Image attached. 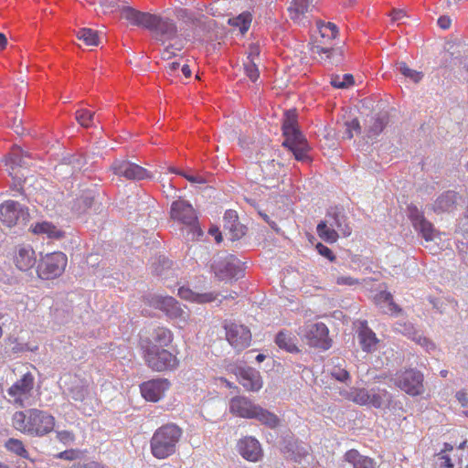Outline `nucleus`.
Here are the masks:
<instances>
[{"label": "nucleus", "mask_w": 468, "mask_h": 468, "mask_svg": "<svg viewBox=\"0 0 468 468\" xmlns=\"http://www.w3.org/2000/svg\"><path fill=\"white\" fill-rule=\"evenodd\" d=\"M169 388V382L165 378H156L144 382L140 386L142 396L148 401L156 402L164 397Z\"/></svg>", "instance_id": "obj_19"}, {"label": "nucleus", "mask_w": 468, "mask_h": 468, "mask_svg": "<svg viewBox=\"0 0 468 468\" xmlns=\"http://www.w3.org/2000/svg\"><path fill=\"white\" fill-rule=\"evenodd\" d=\"M251 419H256L261 424L267 426L268 428L274 429L279 425L280 420L279 418L272 412L265 410L260 406H256L254 410V413Z\"/></svg>", "instance_id": "obj_35"}, {"label": "nucleus", "mask_w": 468, "mask_h": 468, "mask_svg": "<svg viewBox=\"0 0 468 468\" xmlns=\"http://www.w3.org/2000/svg\"><path fill=\"white\" fill-rule=\"evenodd\" d=\"M0 219L8 227L25 226L29 219L28 208L15 200H7L0 205Z\"/></svg>", "instance_id": "obj_14"}, {"label": "nucleus", "mask_w": 468, "mask_h": 468, "mask_svg": "<svg viewBox=\"0 0 468 468\" xmlns=\"http://www.w3.org/2000/svg\"><path fill=\"white\" fill-rule=\"evenodd\" d=\"M336 283L338 285L353 286L358 284L359 281L351 276H339L336 278Z\"/></svg>", "instance_id": "obj_56"}, {"label": "nucleus", "mask_w": 468, "mask_h": 468, "mask_svg": "<svg viewBox=\"0 0 468 468\" xmlns=\"http://www.w3.org/2000/svg\"><path fill=\"white\" fill-rule=\"evenodd\" d=\"M316 27L320 37L316 39L315 44L312 48V52L320 56L321 60L330 62L335 53L336 48L331 45V42L336 37L338 28L336 25L331 22L316 21Z\"/></svg>", "instance_id": "obj_7"}, {"label": "nucleus", "mask_w": 468, "mask_h": 468, "mask_svg": "<svg viewBox=\"0 0 468 468\" xmlns=\"http://www.w3.org/2000/svg\"><path fill=\"white\" fill-rule=\"evenodd\" d=\"M153 338L161 346H167L173 340V334L165 327H158L154 329Z\"/></svg>", "instance_id": "obj_44"}, {"label": "nucleus", "mask_w": 468, "mask_h": 468, "mask_svg": "<svg viewBox=\"0 0 468 468\" xmlns=\"http://www.w3.org/2000/svg\"><path fill=\"white\" fill-rule=\"evenodd\" d=\"M314 0H292L288 7L291 18L297 20L304 13L312 11Z\"/></svg>", "instance_id": "obj_36"}, {"label": "nucleus", "mask_w": 468, "mask_h": 468, "mask_svg": "<svg viewBox=\"0 0 468 468\" xmlns=\"http://www.w3.org/2000/svg\"><path fill=\"white\" fill-rule=\"evenodd\" d=\"M35 378L30 372L24 374L6 390V400L16 408H26L30 405L33 397Z\"/></svg>", "instance_id": "obj_8"}, {"label": "nucleus", "mask_w": 468, "mask_h": 468, "mask_svg": "<svg viewBox=\"0 0 468 468\" xmlns=\"http://www.w3.org/2000/svg\"><path fill=\"white\" fill-rule=\"evenodd\" d=\"M282 134L285 140L282 146L288 148L294 155V158L300 162H309L308 151L309 144L297 127L296 116L293 112H287L282 122Z\"/></svg>", "instance_id": "obj_4"}, {"label": "nucleus", "mask_w": 468, "mask_h": 468, "mask_svg": "<svg viewBox=\"0 0 468 468\" xmlns=\"http://www.w3.org/2000/svg\"><path fill=\"white\" fill-rule=\"evenodd\" d=\"M388 122L387 113H378L370 118L367 127V135L369 139H376Z\"/></svg>", "instance_id": "obj_32"}, {"label": "nucleus", "mask_w": 468, "mask_h": 468, "mask_svg": "<svg viewBox=\"0 0 468 468\" xmlns=\"http://www.w3.org/2000/svg\"><path fill=\"white\" fill-rule=\"evenodd\" d=\"M182 435L183 431L176 424L167 423L159 427L150 441L154 457L162 460L173 455L176 452Z\"/></svg>", "instance_id": "obj_3"}, {"label": "nucleus", "mask_w": 468, "mask_h": 468, "mask_svg": "<svg viewBox=\"0 0 468 468\" xmlns=\"http://www.w3.org/2000/svg\"><path fill=\"white\" fill-rule=\"evenodd\" d=\"M5 447L8 452H10L21 458H24V459L29 458L28 452L26 449L23 441L18 439H15V438L8 439L5 442Z\"/></svg>", "instance_id": "obj_40"}, {"label": "nucleus", "mask_w": 468, "mask_h": 468, "mask_svg": "<svg viewBox=\"0 0 468 468\" xmlns=\"http://www.w3.org/2000/svg\"><path fill=\"white\" fill-rule=\"evenodd\" d=\"M406 16L405 12L401 9H393L390 13L392 21H400Z\"/></svg>", "instance_id": "obj_59"}, {"label": "nucleus", "mask_w": 468, "mask_h": 468, "mask_svg": "<svg viewBox=\"0 0 468 468\" xmlns=\"http://www.w3.org/2000/svg\"><path fill=\"white\" fill-rule=\"evenodd\" d=\"M32 156L29 153L23 151L19 146H14L10 154L5 156L2 163L5 166V171L12 176L13 189L23 192L25 185L29 178L25 176L24 174L18 175L16 171V168H27L31 165Z\"/></svg>", "instance_id": "obj_6"}, {"label": "nucleus", "mask_w": 468, "mask_h": 468, "mask_svg": "<svg viewBox=\"0 0 468 468\" xmlns=\"http://www.w3.org/2000/svg\"><path fill=\"white\" fill-rule=\"evenodd\" d=\"M438 25L442 29H447L451 26V19L448 16H442L438 19Z\"/></svg>", "instance_id": "obj_61"}, {"label": "nucleus", "mask_w": 468, "mask_h": 468, "mask_svg": "<svg viewBox=\"0 0 468 468\" xmlns=\"http://www.w3.org/2000/svg\"><path fill=\"white\" fill-rule=\"evenodd\" d=\"M94 201V196L91 191H84L78 198L73 201L72 210L77 213L85 212L91 207Z\"/></svg>", "instance_id": "obj_37"}, {"label": "nucleus", "mask_w": 468, "mask_h": 468, "mask_svg": "<svg viewBox=\"0 0 468 468\" xmlns=\"http://www.w3.org/2000/svg\"><path fill=\"white\" fill-rule=\"evenodd\" d=\"M328 328L324 323H314L304 326L303 337L311 347L327 350L331 347Z\"/></svg>", "instance_id": "obj_15"}, {"label": "nucleus", "mask_w": 468, "mask_h": 468, "mask_svg": "<svg viewBox=\"0 0 468 468\" xmlns=\"http://www.w3.org/2000/svg\"><path fill=\"white\" fill-rule=\"evenodd\" d=\"M34 234L43 235L51 239H61L65 232L48 221L37 222L30 226Z\"/></svg>", "instance_id": "obj_29"}, {"label": "nucleus", "mask_w": 468, "mask_h": 468, "mask_svg": "<svg viewBox=\"0 0 468 468\" xmlns=\"http://www.w3.org/2000/svg\"><path fill=\"white\" fill-rule=\"evenodd\" d=\"M390 381L410 396H418L424 391L423 374L414 368L398 371Z\"/></svg>", "instance_id": "obj_10"}, {"label": "nucleus", "mask_w": 468, "mask_h": 468, "mask_svg": "<svg viewBox=\"0 0 468 468\" xmlns=\"http://www.w3.org/2000/svg\"><path fill=\"white\" fill-rule=\"evenodd\" d=\"M14 261L20 271H29L37 262L34 250L28 245L18 247L15 254Z\"/></svg>", "instance_id": "obj_25"}, {"label": "nucleus", "mask_w": 468, "mask_h": 468, "mask_svg": "<svg viewBox=\"0 0 468 468\" xmlns=\"http://www.w3.org/2000/svg\"><path fill=\"white\" fill-rule=\"evenodd\" d=\"M327 224L333 229H336L344 237H348L352 233V229L347 223V218L342 208L330 207L325 216Z\"/></svg>", "instance_id": "obj_21"}, {"label": "nucleus", "mask_w": 468, "mask_h": 468, "mask_svg": "<svg viewBox=\"0 0 468 468\" xmlns=\"http://www.w3.org/2000/svg\"><path fill=\"white\" fill-rule=\"evenodd\" d=\"M170 171L172 173H175V174H177V175H180V176H184L186 179H187L191 183H197V184L204 183L203 178L200 177V176H189V175H186V174H185V173H183V172H181V171H179V170H177L176 168H173V167L170 168Z\"/></svg>", "instance_id": "obj_57"}, {"label": "nucleus", "mask_w": 468, "mask_h": 468, "mask_svg": "<svg viewBox=\"0 0 468 468\" xmlns=\"http://www.w3.org/2000/svg\"><path fill=\"white\" fill-rule=\"evenodd\" d=\"M226 338L229 345L240 352L247 348L251 342V333L248 327L235 323L225 324Z\"/></svg>", "instance_id": "obj_16"}, {"label": "nucleus", "mask_w": 468, "mask_h": 468, "mask_svg": "<svg viewBox=\"0 0 468 468\" xmlns=\"http://www.w3.org/2000/svg\"><path fill=\"white\" fill-rule=\"evenodd\" d=\"M408 216L414 229L426 240L432 241L436 236V229L431 222L427 220L423 212L416 206L408 207Z\"/></svg>", "instance_id": "obj_18"}, {"label": "nucleus", "mask_w": 468, "mask_h": 468, "mask_svg": "<svg viewBox=\"0 0 468 468\" xmlns=\"http://www.w3.org/2000/svg\"><path fill=\"white\" fill-rule=\"evenodd\" d=\"M237 446L239 454L247 461L258 462L262 456L261 444L254 437L240 439Z\"/></svg>", "instance_id": "obj_23"}, {"label": "nucleus", "mask_w": 468, "mask_h": 468, "mask_svg": "<svg viewBox=\"0 0 468 468\" xmlns=\"http://www.w3.org/2000/svg\"><path fill=\"white\" fill-rule=\"evenodd\" d=\"M171 218L186 226V239L195 240L203 235L198 226L197 216L192 205L184 199H177L171 205Z\"/></svg>", "instance_id": "obj_5"}, {"label": "nucleus", "mask_w": 468, "mask_h": 468, "mask_svg": "<svg viewBox=\"0 0 468 468\" xmlns=\"http://www.w3.org/2000/svg\"><path fill=\"white\" fill-rule=\"evenodd\" d=\"M397 70L404 77L410 79L413 82L418 83L421 80L423 73L410 69L405 62H398L396 64Z\"/></svg>", "instance_id": "obj_46"}, {"label": "nucleus", "mask_w": 468, "mask_h": 468, "mask_svg": "<svg viewBox=\"0 0 468 468\" xmlns=\"http://www.w3.org/2000/svg\"><path fill=\"white\" fill-rule=\"evenodd\" d=\"M345 461L352 464L354 468H374L375 462L373 459L361 455L358 451L352 449L346 452Z\"/></svg>", "instance_id": "obj_34"}, {"label": "nucleus", "mask_w": 468, "mask_h": 468, "mask_svg": "<svg viewBox=\"0 0 468 468\" xmlns=\"http://www.w3.org/2000/svg\"><path fill=\"white\" fill-rule=\"evenodd\" d=\"M259 214L262 218V219L271 226V229H277V224L274 221L271 220L270 217L266 213L260 212Z\"/></svg>", "instance_id": "obj_63"}, {"label": "nucleus", "mask_w": 468, "mask_h": 468, "mask_svg": "<svg viewBox=\"0 0 468 468\" xmlns=\"http://www.w3.org/2000/svg\"><path fill=\"white\" fill-rule=\"evenodd\" d=\"M458 200V194L455 191L448 190L441 193L435 201L427 206V207L438 215L452 213L456 209Z\"/></svg>", "instance_id": "obj_20"}, {"label": "nucleus", "mask_w": 468, "mask_h": 468, "mask_svg": "<svg viewBox=\"0 0 468 468\" xmlns=\"http://www.w3.org/2000/svg\"><path fill=\"white\" fill-rule=\"evenodd\" d=\"M357 337L363 351L371 353L377 350L378 340L376 334L367 327L366 322L361 324L357 332Z\"/></svg>", "instance_id": "obj_28"}, {"label": "nucleus", "mask_w": 468, "mask_h": 468, "mask_svg": "<svg viewBox=\"0 0 468 468\" xmlns=\"http://www.w3.org/2000/svg\"><path fill=\"white\" fill-rule=\"evenodd\" d=\"M275 344L289 353L299 352L296 336L287 330H282L276 335Z\"/></svg>", "instance_id": "obj_31"}, {"label": "nucleus", "mask_w": 468, "mask_h": 468, "mask_svg": "<svg viewBox=\"0 0 468 468\" xmlns=\"http://www.w3.org/2000/svg\"><path fill=\"white\" fill-rule=\"evenodd\" d=\"M88 394V388L80 380H75L69 388V396L75 401H83Z\"/></svg>", "instance_id": "obj_43"}, {"label": "nucleus", "mask_w": 468, "mask_h": 468, "mask_svg": "<svg viewBox=\"0 0 468 468\" xmlns=\"http://www.w3.org/2000/svg\"><path fill=\"white\" fill-rule=\"evenodd\" d=\"M407 334L409 337L411 338L415 343L425 348L427 352H431L435 350L434 343L422 335L421 334L416 332L412 327L406 328Z\"/></svg>", "instance_id": "obj_41"}, {"label": "nucleus", "mask_w": 468, "mask_h": 468, "mask_svg": "<svg viewBox=\"0 0 468 468\" xmlns=\"http://www.w3.org/2000/svg\"><path fill=\"white\" fill-rule=\"evenodd\" d=\"M330 84L335 89H346L354 84V77L351 74L332 75Z\"/></svg>", "instance_id": "obj_47"}, {"label": "nucleus", "mask_w": 468, "mask_h": 468, "mask_svg": "<svg viewBox=\"0 0 468 468\" xmlns=\"http://www.w3.org/2000/svg\"><path fill=\"white\" fill-rule=\"evenodd\" d=\"M256 406L245 397H235L230 400L229 410L239 417L251 419Z\"/></svg>", "instance_id": "obj_27"}, {"label": "nucleus", "mask_w": 468, "mask_h": 468, "mask_svg": "<svg viewBox=\"0 0 468 468\" xmlns=\"http://www.w3.org/2000/svg\"><path fill=\"white\" fill-rule=\"evenodd\" d=\"M346 131L344 133L343 137L345 139H352L354 137V132L359 133L361 131L360 123L357 119H353L349 122H346Z\"/></svg>", "instance_id": "obj_51"}, {"label": "nucleus", "mask_w": 468, "mask_h": 468, "mask_svg": "<svg viewBox=\"0 0 468 468\" xmlns=\"http://www.w3.org/2000/svg\"><path fill=\"white\" fill-rule=\"evenodd\" d=\"M349 400L360 406H369V389L353 388L347 397Z\"/></svg>", "instance_id": "obj_38"}, {"label": "nucleus", "mask_w": 468, "mask_h": 468, "mask_svg": "<svg viewBox=\"0 0 468 468\" xmlns=\"http://www.w3.org/2000/svg\"><path fill=\"white\" fill-rule=\"evenodd\" d=\"M185 40L182 38H178L175 40L173 44L168 45L164 49L162 56L164 58L169 59L173 56H176V51H180L184 48Z\"/></svg>", "instance_id": "obj_50"}, {"label": "nucleus", "mask_w": 468, "mask_h": 468, "mask_svg": "<svg viewBox=\"0 0 468 468\" xmlns=\"http://www.w3.org/2000/svg\"><path fill=\"white\" fill-rule=\"evenodd\" d=\"M102 6L106 9H113L119 7L117 0H104Z\"/></svg>", "instance_id": "obj_62"}, {"label": "nucleus", "mask_w": 468, "mask_h": 468, "mask_svg": "<svg viewBox=\"0 0 468 468\" xmlns=\"http://www.w3.org/2000/svg\"><path fill=\"white\" fill-rule=\"evenodd\" d=\"M180 64L178 62H172L168 66L169 74L175 73L177 69H179Z\"/></svg>", "instance_id": "obj_64"}, {"label": "nucleus", "mask_w": 468, "mask_h": 468, "mask_svg": "<svg viewBox=\"0 0 468 468\" xmlns=\"http://www.w3.org/2000/svg\"><path fill=\"white\" fill-rule=\"evenodd\" d=\"M243 263L235 255L218 256L211 265L219 280H238L243 275Z\"/></svg>", "instance_id": "obj_12"}, {"label": "nucleus", "mask_w": 468, "mask_h": 468, "mask_svg": "<svg viewBox=\"0 0 468 468\" xmlns=\"http://www.w3.org/2000/svg\"><path fill=\"white\" fill-rule=\"evenodd\" d=\"M67 256L60 251L45 255L37 268L38 277L50 280L60 276L67 266Z\"/></svg>", "instance_id": "obj_13"}, {"label": "nucleus", "mask_w": 468, "mask_h": 468, "mask_svg": "<svg viewBox=\"0 0 468 468\" xmlns=\"http://www.w3.org/2000/svg\"><path fill=\"white\" fill-rule=\"evenodd\" d=\"M224 229L229 230L231 239H239L246 233V227L239 222L238 214L233 209H229L223 217Z\"/></svg>", "instance_id": "obj_26"}, {"label": "nucleus", "mask_w": 468, "mask_h": 468, "mask_svg": "<svg viewBox=\"0 0 468 468\" xmlns=\"http://www.w3.org/2000/svg\"><path fill=\"white\" fill-rule=\"evenodd\" d=\"M178 295L185 300L194 302L197 303H211L218 299V294L213 292L198 293L195 292L189 288L180 287L178 289Z\"/></svg>", "instance_id": "obj_30"}, {"label": "nucleus", "mask_w": 468, "mask_h": 468, "mask_svg": "<svg viewBox=\"0 0 468 468\" xmlns=\"http://www.w3.org/2000/svg\"><path fill=\"white\" fill-rule=\"evenodd\" d=\"M319 237L326 242L334 243L338 239V232L327 224V221H321L316 228Z\"/></svg>", "instance_id": "obj_39"}, {"label": "nucleus", "mask_w": 468, "mask_h": 468, "mask_svg": "<svg viewBox=\"0 0 468 468\" xmlns=\"http://www.w3.org/2000/svg\"><path fill=\"white\" fill-rule=\"evenodd\" d=\"M76 120L82 127H91L93 125L94 112H91L85 109L77 111Z\"/></svg>", "instance_id": "obj_49"}, {"label": "nucleus", "mask_w": 468, "mask_h": 468, "mask_svg": "<svg viewBox=\"0 0 468 468\" xmlns=\"http://www.w3.org/2000/svg\"><path fill=\"white\" fill-rule=\"evenodd\" d=\"M250 23L251 15L249 12H244L238 16L229 19V24L233 27H239L242 34L249 30Z\"/></svg>", "instance_id": "obj_45"}, {"label": "nucleus", "mask_w": 468, "mask_h": 468, "mask_svg": "<svg viewBox=\"0 0 468 468\" xmlns=\"http://www.w3.org/2000/svg\"><path fill=\"white\" fill-rule=\"evenodd\" d=\"M57 439L60 442H62L64 444H68L74 441V435L72 432H70L69 431H57Z\"/></svg>", "instance_id": "obj_55"}, {"label": "nucleus", "mask_w": 468, "mask_h": 468, "mask_svg": "<svg viewBox=\"0 0 468 468\" xmlns=\"http://www.w3.org/2000/svg\"><path fill=\"white\" fill-rule=\"evenodd\" d=\"M144 357L147 366L157 372L173 370L178 365L176 356L153 343H148L144 347Z\"/></svg>", "instance_id": "obj_9"}, {"label": "nucleus", "mask_w": 468, "mask_h": 468, "mask_svg": "<svg viewBox=\"0 0 468 468\" xmlns=\"http://www.w3.org/2000/svg\"><path fill=\"white\" fill-rule=\"evenodd\" d=\"M14 428L31 437H44L50 433L55 427L56 420L46 410L28 409L16 411L12 417Z\"/></svg>", "instance_id": "obj_2"}, {"label": "nucleus", "mask_w": 468, "mask_h": 468, "mask_svg": "<svg viewBox=\"0 0 468 468\" xmlns=\"http://www.w3.org/2000/svg\"><path fill=\"white\" fill-rule=\"evenodd\" d=\"M331 375L335 379L343 383H346L347 380L350 379V374L348 373V371L340 367H335L332 369Z\"/></svg>", "instance_id": "obj_52"}, {"label": "nucleus", "mask_w": 468, "mask_h": 468, "mask_svg": "<svg viewBox=\"0 0 468 468\" xmlns=\"http://www.w3.org/2000/svg\"><path fill=\"white\" fill-rule=\"evenodd\" d=\"M111 167L114 175L129 180H143L151 177L145 168L126 159H116Z\"/></svg>", "instance_id": "obj_17"}, {"label": "nucleus", "mask_w": 468, "mask_h": 468, "mask_svg": "<svg viewBox=\"0 0 468 468\" xmlns=\"http://www.w3.org/2000/svg\"><path fill=\"white\" fill-rule=\"evenodd\" d=\"M455 397L463 407H466L468 405V397L464 391H458Z\"/></svg>", "instance_id": "obj_60"}, {"label": "nucleus", "mask_w": 468, "mask_h": 468, "mask_svg": "<svg viewBox=\"0 0 468 468\" xmlns=\"http://www.w3.org/2000/svg\"><path fill=\"white\" fill-rule=\"evenodd\" d=\"M247 59L248 61L244 63L245 74L251 81L255 82L260 76V72L257 65L253 61V54L250 53Z\"/></svg>", "instance_id": "obj_48"}, {"label": "nucleus", "mask_w": 468, "mask_h": 468, "mask_svg": "<svg viewBox=\"0 0 468 468\" xmlns=\"http://www.w3.org/2000/svg\"><path fill=\"white\" fill-rule=\"evenodd\" d=\"M77 456H78L77 452L73 449H70V450H66V451H63V452L58 453L56 455V458L61 459V460L72 461V460L76 459Z\"/></svg>", "instance_id": "obj_58"}, {"label": "nucleus", "mask_w": 468, "mask_h": 468, "mask_svg": "<svg viewBox=\"0 0 468 468\" xmlns=\"http://www.w3.org/2000/svg\"><path fill=\"white\" fill-rule=\"evenodd\" d=\"M239 383L249 391H259L263 385L261 376L253 367H239L237 372Z\"/></svg>", "instance_id": "obj_22"}, {"label": "nucleus", "mask_w": 468, "mask_h": 468, "mask_svg": "<svg viewBox=\"0 0 468 468\" xmlns=\"http://www.w3.org/2000/svg\"><path fill=\"white\" fill-rule=\"evenodd\" d=\"M369 406L376 409L395 408L392 394L380 387H374L369 389Z\"/></svg>", "instance_id": "obj_24"}, {"label": "nucleus", "mask_w": 468, "mask_h": 468, "mask_svg": "<svg viewBox=\"0 0 468 468\" xmlns=\"http://www.w3.org/2000/svg\"><path fill=\"white\" fill-rule=\"evenodd\" d=\"M316 250L319 252L320 255L324 256V258L328 259L330 261H334L335 257L333 253V251L325 245L322 243H318L316 245Z\"/></svg>", "instance_id": "obj_54"}, {"label": "nucleus", "mask_w": 468, "mask_h": 468, "mask_svg": "<svg viewBox=\"0 0 468 468\" xmlns=\"http://www.w3.org/2000/svg\"><path fill=\"white\" fill-rule=\"evenodd\" d=\"M77 37L87 46H98L100 43L98 32L91 28H80L77 31Z\"/></svg>", "instance_id": "obj_42"}, {"label": "nucleus", "mask_w": 468, "mask_h": 468, "mask_svg": "<svg viewBox=\"0 0 468 468\" xmlns=\"http://www.w3.org/2000/svg\"><path fill=\"white\" fill-rule=\"evenodd\" d=\"M375 303L379 306L383 313L398 314L401 309L394 303L392 294L387 291H381L375 296Z\"/></svg>", "instance_id": "obj_33"}, {"label": "nucleus", "mask_w": 468, "mask_h": 468, "mask_svg": "<svg viewBox=\"0 0 468 468\" xmlns=\"http://www.w3.org/2000/svg\"><path fill=\"white\" fill-rule=\"evenodd\" d=\"M438 461L440 468H454L453 459L444 452L439 453Z\"/></svg>", "instance_id": "obj_53"}, {"label": "nucleus", "mask_w": 468, "mask_h": 468, "mask_svg": "<svg viewBox=\"0 0 468 468\" xmlns=\"http://www.w3.org/2000/svg\"><path fill=\"white\" fill-rule=\"evenodd\" d=\"M120 10L123 18L133 26L147 28L162 43L179 38L176 23L168 17L141 12L131 6H122Z\"/></svg>", "instance_id": "obj_1"}, {"label": "nucleus", "mask_w": 468, "mask_h": 468, "mask_svg": "<svg viewBox=\"0 0 468 468\" xmlns=\"http://www.w3.org/2000/svg\"><path fill=\"white\" fill-rule=\"evenodd\" d=\"M146 301L150 306L161 310L170 319H177L186 323L189 317L180 303L172 296L150 294L146 297Z\"/></svg>", "instance_id": "obj_11"}]
</instances>
